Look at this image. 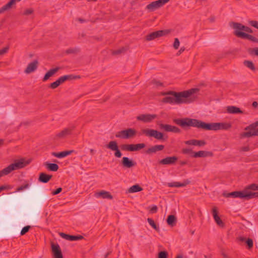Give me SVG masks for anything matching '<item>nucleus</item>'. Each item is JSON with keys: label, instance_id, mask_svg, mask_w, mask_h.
<instances>
[{"label": "nucleus", "instance_id": "1", "mask_svg": "<svg viewBox=\"0 0 258 258\" xmlns=\"http://www.w3.org/2000/svg\"><path fill=\"white\" fill-rule=\"evenodd\" d=\"M173 122L184 130L194 127L206 131H217V122L206 123L200 120L188 117L174 119Z\"/></svg>", "mask_w": 258, "mask_h": 258}, {"label": "nucleus", "instance_id": "2", "mask_svg": "<svg viewBox=\"0 0 258 258\" xmlns=\"http://www.w3.org/2000/svg\"><path fill=\"white\" fill-rule=\"evenodd\" d=\"M199 91L198 88H192L188 90L176 92L175 91H169L164 94V95H171V96H167L163 98L162 102L170 104H180L182 103H189L192 101L189 98L193 94L197 93Z\"/></svg>", "mask_w": 258, "mask_h": 258}, {"label": "nucleus", "instance_id": "3", "mask_svg": "<svg viewBox=\"0 0 258 258\" xmlns=\"http://www.w3.org/2000/svg\"><path fill=\"white\" fill-rule=\"evenodd\" d=\"M29 163V162L25 161L24 159H21L20 160L16 161L14 163L11 164L8 167L0 171V177L9 174L13 170L24 168Z\"/></svg>", "mask_w": 258, "mask_h": 258}, {"label": "nucleus", "instance_id": "4", "mask_svg": "<svg viewBox=\"0 0 258 258\" xmlns=\"http://www.w3.org/2000/svg\"><path fill=\"white\" fill-rule=\"evenodd\" d=\"M144 135L149 138H154L157 140H164V135L161 132H158L157 130L150 128H144L141 131L140 135Z\"/></svg>", "mask_w": 258, "mask_h": 258}, {"label": "nucleus", "instance_id": "5", "mask_svg": "<svg viewBox=\"0 0 258 258\" xmlns=\"http://www.w3.org/2000/svg\"><path fill=\"white\" fill-rule=\"evenodd\" d=\"M137 133V131L133 128H128L126 130L118 132L115 137L122 139H132L135 137Z\"/></svg>", "mask_w": 258, "mask_h": 258}, {"label": "nucleus", "instance_id": "6", "mask_svg": "<svg viewBox=\"0 0 258 258\" xmlns=\"http://www.w3.org/2000/svg\"><path fill=\"white\" fill-rule=\"evenodd\" d=\"M76 127V126L74 124H70L68 127L63 128L62 131L56 134L54 139L58 140L64 139L68 136L72 135Z\"/></svg>", "mask_w": 258, "mask_h": 258}, {"label": "nucleus", "instance_id": "7", "mask_svg": "<svg viewBox=\"0 0 258 258\" xmlns=\"http://www.w3.org/2000/svg\"><path fill=\"white\" fill-rule=\"evenodd\" d=\"M106 147L112 151H114V156L115 157L120 158L121 157L122 153L119 149L118 144L116 141H110L109 143L106 145Z\"/></svg>", "mask_w": 258, "mask_h": 258}, {"label": "nucleus", "instance_id": "8", "mask_svg": "<svg viewBox=\"0 0 258 258\" xmlns=\"http://www.w3.org/2000/svg\"><path fill=\"white\" fill-rule=\"evenodd\" d=\"M169 1L170 0H158L153 2L146 6V9L150 11H154L162 7Z\"/></svg>", "mask_w": 258, "mask_h": 258}, {"label": "nucleus", "instance_id": "9", "mask_svg": "<svg viewBox=\"0 0 258 258\" xmlns=\"http://www.w3.org/2000/svg\"><path fill=\"white\" fill-rule=\"evenodd\" d=\"M168 30H159L153 32L146 36V40L148 41L154 40L155 38L164 36L168 33Z\"/></svg>", "mask_w": 258, "mask_h": 258}, {"label": "nucleus", "instance_id": "10", "mask_svg": "<svg viewBox=\"0 0 258 258\" xmlns=\"http://www.w3.org/2000/svg\"><path fill=\"white\" fill-rule=\"evenodd\" d=\"M223 196L226 198H239L246 200V190L242 191H235L229 193H224Z\"/></svg>", "mask_w": 258, "mask_h": 258}, {"label": "nucleus", "instance_id": "11", "mask_svg": "<svg viewBox=\"0 0 258 258\" xmlns=\"http://www.w3.org/2000/svg\"><path fill=\"white\" fill-rule=\"evenodd\" d=\"M156 117L157 115L156 114H142L137 116V119L145 123H148L151 122Z\"/></svg>", "mask_w": 258, "mask_h": 258}, {"label": "nucleus", "instance_id": "12", "mask_svg": "<svg viewBox=\"0 0 258 258\" xmlns=\"http://www.w3.org/2000/svg\"><path fill=\"white\" fill-rule=\"evenodd\" d=\"M51 246L54 258H63L59 245L58 244L51 243Z\"/></svg>", "mask_w": 258, "mask_h": 258}, {"label": "nucleus", "instance_id": "13", "mask_svg": "<svg viewBox=\"0 0 258 258\" xmlns=\"http://www.w3.org/2000/svg\"><path fill=\"white\" fill-rule=\"evenodd\" d=\"M121 165L126 168H131L136 165V163L127 157H123L121 161Z\"/></svg>", "mask_w": 258, "mask_h": 258}, {"label": "nucleus", "instance_id": "14", "mask_svg": "<svg viewBox=\"0 0 258 258\" xmlns=\"http://www.w3.org/2000/svg\"><path fill=\"white\" fill-rule=\"evenodd\" d=\"M212 212L213 218L217 224L220 227H223L224 226V223L218 216V208L216 207H214L212 209Z\"/></svg>", "mask_w": 258, "mask_h": 258}, {"label": "nucleus", "instance_id": "15", "mask_svg": "<svg viewBox=\"0 0 258 258\" xmlns=\"http://www.w3.org/2000/svg\"><path fill=\"white\" fill-rule=\"evenodd\" d=\"M38 66V61L37 60H35L28 64L24 72L27 74H30L34 72L37 69Z\"/></svg>", "mask_w": 258, "mask_h": 258}, {"label": "nucleus", "instance_id": "16", "mask_svg": "<svg viewBox=\"0 0 258 258\" xmlns=\"http://www.w3.org/2000/svg\"><path fill=\"white\" fill-rule=\"evenodd\" d=\"M177 160V157L176 156L167 157L159 161V164L162 165H172L174 164Z\"/></svg>", "mask_w": 258, "mask_h": 258}, {"label": "nucleus", "instance_id": "17", "mask_svg": "<svg viewBox=\"0 0 258 258\" xmlns=\"http://www.w3.org/2000/svg\"><path fill=\"white\" fill-rule=\"evenodd\" d=\"M236 33V36L238 37L247 39L254 42H258V39L251 35L245 32H237Z\"/></svg>", "mask_w": 258, "mask_h": 258}, {"label": "nucleus", "instance_id": "18", "mask_svg": "<svg viewBox=\"0 0 258 258\" xmlns=\"http://www.w3.org/2000/svg\"><path fill=\"white\" fill-rule=\"evenodd\" d=\"M184 144L187 145H192L202 147L205 146L206 144V143L204 140H198L192 139L185 141Z\"/></svg>", "mask_w": 258, "mask_h": 258}, {"label": "nucleus", "instance_id": "19", "mask_svg": "<svg viewBox=\"0 0 258 258\" xmlns=\"http://www.w3.org/2000/svg\"><path fill=\"white\" fill-rule=\"evenodd\" d=\"M164 148V146L162 145H156L151 147L148 148L146 153L147 154H151L155 153L158 151H162Z\"/></svg>", "mask_w": 258, "mask_h": 258}, {"label": "nucleus", "instance_id": "20", "mask_svg": "<svg viewBox=\"0 0 258 258\" xmlns=\"http://www.w3.org/2000/svg\"><path fill=\"white\" fill-rule=\"evenodd\" d=\"M59 235L64 239L70 241L78 240L83 238V237L81 235H71L64 233H60Z\"/></svg>", "mask_w": 258, "mask_h": 258}, {"label": "nucleus", "instance_id": "21", "mask_svg": "<svg viewBox=\"0 0 258 258\" xmlns=\"http://www.w3.org/2000/svg\"><path fill=\"white\" fill-rule=\"evenodd\" d=\"M213 156V154L211 152L206 151H200L194 153L193 158L212 157Z\"/></svg>", "mask_w": 258, "mask_h": 258}, {"label": "nucleus", "instance_id": "22", "mask_svg": "<svg viewBox=\"0 0 258 258\" xmlns=\"http://www.w3.org/2000/svg\"><path fill=\"white\" fill-rule=\"evenodd\" d=\"M229 25L230 27L235 29L234 34L235 36H236V33L242 32L241 31H243V25L240 23L232 22L230 23Z\"/></svg>", "mask_w": 258, "mask_h": 258}, {"label": "nucleus", "instance_id": "23", "mask_svg": "<svg viewBox=\"0 0 258 258\" xmlns=\"http://www.w3.org/2000/svg\"><path fill=\"white\" fill-rule=\"evenodd\" d=\"M97 198L101 197L103 199H112L113 197L109 192L105 190H101L95 194Z\"/></svg>", "mask_w": 258, "mask_h": 258}, {"label": "nucleus", "instance_id": "24", "mask_svg": "<svg viewBox=\"0 0 258 258\" xmlns=\"http://www.w3.org/2000/svg\"><path fill=\"white\" fill-rule=\"evenodd\" d=\"M227 112L230 114H241L243 111L238 107L235 106H229L227 107Z\"/></svg>", "mask_w": 258, "mask_h": 258}, {"label": "nucleus", "instance_id": "25", "mask_svg": "<svg viewBox=\"0 0 258 258\" xmlns=\"http://www.w3.org/2000/svg\"><path fill=\"white\" fill-rule=\"evenodd\" d=\"M74 152V150L64 151L59 153L53 152L52 155L57 158H61L65 157Z\"/></svg>", "mask_w": 258, "mask_h": 258}, {"label": "nucleus", "instance_id": "26", "mask_svg": "<svg viewBox=\"0 0 258 258\" xmlns=\"http://www.w3.org/2000/svg\"><path fill=\"white\" fill-rule=\"evenodd\" d=\"M52 177V176L51 175L41 172L39 174L38 180L42 183H47L50 180Z\"/></svg>", "mask_w": 258, "mask_h": 258}, {"label": "nucleus", "instance_id": "27", "mask_svg": "<svg viewBox=\"0 0 258 258\" xmlns=\"http://www.w3.org/2000/svg\"><path fill=\"white\" fill-rule=\"evenodd\" d=\"M217 131L218 130H228L232 125L228 122H217Z\"/></svg>", "mask_w": 258, "mask_h": 258}, {"label": "nucleus", "instance_id": "28", "mask_svg": "<svg viewBox=\"0 0 258 258\" xmlns=\"http://www.w3.org/2000/svg\"><path fill=\"white\" fill-rule=\"evenodd\" d=\"M190 183V181L188 180L184 181L183 182L180 183L179 182H173L168 183V185L169 187H184L186 185L189 184Z\"/></svg>", "mask_w": 258, "mask_h": 258}, {"label": "nucleus", "instance_id": "29", "mask_svg": "<svg viewBox=\"0 0 258 258\" xmlns=\"http://www.w3.org/2000/svg\"><path fill=\"white\" fill-rule=\"evenodd\" d=\"M59 68L57 67L49 70L45 74L44 78H43V81L45 82L47 81L50 77H52L55 73H56L59 70Z\"/></svg>", "mask_w": 258, "mask_h": 258}, {"label": "nucleus", "instance_id": "30", "mask_svg": "<svg viewBox=\"0 0 258 258\" xmlns=\"http://www.w3.org/2000/svg\"><path fill=\"white\" fill-rule=\"evenodd\" d=\"M16 0H11L8 4L4 5L0 9V14L4 13L12 8L13 5L15 4Z\"/></svg>", "mask_w": 258, "mask_h": 258}, {"label": "nucleus", "instance_id": "31", "mask_svg": "<svg viewBox=\"0 0 258 258\" xmlns=\"http://www.w3.org/2000/svg\"><path fill=\"white\" fill-rule=\"evenodd\" d=\"M242 137L249 138L252 136H258V128L254 131L244 132L241 135Z\"/></svg>", "mask_w": 258, "mask_h": 258}, {"label": "nucleus", "instance_id": "32", "mask_svg": "<svg viewBox=\"0 0 258 258\" xmlns=\"http://www.w3.org/2000/svg\"><path fill=\"white\" fill-rule=\"evenodd\" d=\"M44 165L48 170L52 171H56L59 168L58 165L55 163L45 162Z\"/></svg>", "mask_w": 258, "mask_h": 258}, {"label": "nucleus", "instance_id": "33", "mask_svg": "<svg viewBox=\"0 0 258 258\" xmlns=\"http://www.w3.org/2000/svg\"><path fill=\"white\" fill-rule=\"evenodd\" d=\"M243 64L253 72H255L256 70V69L252 61L245 60L243 61Z\"/></svg>", "mask_w": 258, "mask_h": 258}, {"label": "nucleus", "instance_id": "34", "mask_svg": "<svg viewBox=\"0 0 258 258\" xmlns=\"http://www.w3.org/2000/svg\"><path fill=\"white\" fill-rule=\"evenodd\" d=\"M143 190V188L138 184L134 185L128 189V191L130 193H133L141 191Z\"/></svg>", "mask_w": 258, "mask_h": 258}, {"label": "nucleus", "instance_id": "35", "mask_svg": "<svg viewBox=\"0 0 258 258\" xmlns=\"http://www.w3.org/2000/svg\"><path fill=\"white\" fill-rule=\"evenodd\" d=\"M176 222V217L175 216L173 215H170L168 216L167 219V224L171 226H173L175 224Z\"/></svg>", "mask_w": 258, "mask_h": 258}, {"label": "nucleus", "instance_id": "36", "mask_svg": "<svg viewBox=\"0 0 258 258\" xmlns=\"http://www.w3.org/2000/svg\"><path fill=\"white\" fill-rule=\"evenodd\" d=\"M239 240H240V241H241L242 242L245 241V243L247 244L248 248L249 249H250L253 247V241L251 239L248 238V239H246L244 237H241L239 238Z\"/></svg>", "mask_w": 258, "mask_h": 258}, {"label": "nucleus", "instance_id": "37", "mask_svg": "<svg viewBox=\"0 0 258 258\" xmlns=\"http://www.w3.org/2000/svg\"><path fill=\"white\" fill-rule=\"evenodd\" d=\"M256 197H258V191L251 192L246 190V200H248Z\"/></svg>", "mask_w": 258, "mask_h": 258}, {"label": "nucleus", "instance_id": "38", "mask_svg": "<svg viewBox=\"0 0 258 258\" xmlns=\"http://www.w3.org/2000/svg\"><path fill=\"white\" fill-rule=\"evenodd\" d=\"M159 127L161 129L163 130L166 132H171L172 131V128L173 125L170 124H165L163 123H161L159 124Z\"/></svg>", "mask_w": 258, "mask_h": 258}, {"label": "nucleus", "instance_id": "39", "mask_svg": "<svg viewBox=\"0 0 258 258\" xmlns=\"http://www.w3.org/2000/svg\"><path fill=\"white\" fill-rule=\"evenodd\" d=\"M78 78H79V77L75 76L72 75H65L60 77L62 83L67 80L75 79Z\"/></svg>", "mask_w": 258, "mask_h": 258}, {"label": "nucleus", "instance_id": "40", "mask_svg": "<svg viewBox=\"0 0 258 258\" xmlns=\"http://www.w3.org/2000/svg\"><path fill=\"white\" fill-rule=\"evenodd\" d=\"M62 83L60 78H58L56 81L50 84L49 87L52 89H54L58 87Z\"/></svg>", "mask_w": 258, "mask_h": 258}, {"label": "nucleus", "instance_id": "41", "mask_svg": "<svg viewBox=\"0 0 258 258\" xmlns=\"http://www.w3.org/2000/svg\"><path fill=\"white\" fill-rule=\"evenodd\" d=\"M147 221L149 223V224L157 232L159 231V226H157L156 224H155L154 220L151 218H148Z\"/></svg>", "mask_w": 258, "mask_h": 258}, {"label": "nucleus", "instance_id": "42", "mask_svg": "<svg viewBox=\"0 0 258 258\" xmlns=\"http://www.w3.org/2000/svg\"><path fill=\"white\" fill-rule=\"evenodd\" d=\"M258 126V121L254 122V123L250 124L249 126L245 127V130H249L250 131H254L256 129V127Z\"/></svg>", "mask_w": 258, "mask_h": 258}, {"label": "nucleus", "instance_id": "43", "mask_svg": "<svg viewBox=\"0 0 258 258\" xmlns=\"http://www.w3.org/2000/svg\"><path fill=\"white\" fill-rule=\"evenodd\" d=\"M182 153L183 154H189L191 157H193L194 153H195V152L189 148H183L182 149Z\"/></svg>", "mask_w": 258, "mask_h": 258}, {"label": "nucleus", "instance_id": "44", "mask_svg": "<svg viewBox=\"0 0 258 258\" xmlns=\"http://www.w3.org/2000/svg\"><path fill=\"white\" fill-rule=\"evenodd\" d=\"M80 51L79 49L77 48H71L68 49L66 51V53L67 54H73V53H77Z\"/></svg>", "mask_w": 258, "mask_h": 258}, {"label": "nucleus", "instance_id": "45", "mask_svg": "<svg viewBox=\"0 0 258 258\" xmlns=\"http://www.w3.org/2000/svg\"><path fill=\"white\" fill-rule=\"evenodd\" d=\"M126 50H127L126 48L122 47L117 50L113 51L112 52V54L114 55H116V54H119L121 53H123L126 51Z\"/></svg>", "mask_w": 258, "mask_h": 258}, {"label": "nucleus", "instance_id": "46", "mask_svg": "<svg viewBox=\"0 0 258 258\" xmlns=\"http://www.w3.org/2000/svg\"><path fill=\"white\" fill-rule=\"evenodd\" d=\"M145 147L146 145L144 143L134 144L135 151H139L142 149L144 148Z\"/></svg>", "mask_w": 258, "mask_h": 258}, {"label": "nucleus", "instance_id": "47", "mask_svg": "<svg viewBox=\"0 0 258 258\" xmlns=\"http://www.w3.org/2000/svg\"><path fill=\"white\" fill-rule=\"evenodd\" d=\"M249 189H251L253 190H258V184L253 183L250 185L247 186L244 190H247V191H249Z\"/></svg>", "mask_w": 258, "mask_h": 258}, {"label": "nucleus", "instance_id": "48", "mask_svg": "<svg viewBox=\"0 0 258 258\" xmlns=\"http://www.w3.org/2000/svg\"><path fill=\"white\" fill-rule=\"evenodd\" d=\"M31 227L29 225L26 226L24 227L21 231V232H20L21 235H25L27 232H28L29 231V230L30 229Z\"/></svg>", "mask_w": 258, "mask_h": 258}, {"label": "nucleus", "instance_id": "49", "mask_svg": "<svg viewBox=\"0 0 258 258\" xmlns=\"http://www.w3.org/2000/svg\"><path fill=\"white\" fill-rule=\"evenodd\" d=\"M168 256V253L166 251H162L158 253V258H167Z\"/></svg>", "mask_w": 258, "mask_h": 258}, {"label": "nucleus", "instance_id": "50", "mask_svg": "<svg viewBox=\"0 0 258 258\" xmlns=\"http://www.w3.org/2000/svg\"><path fill=\"white\" fill-rule=\"evenodd\" d=\"M249 24L258 29V21L254 20L250 21Z\"/></svg>", "mask_w": 258, "mask_h": 258}, {"label": "nucleus", "instance_id": "51", "mask_svg": "<svg viewBox=\"0 0 258 258\" xmlns=\"http://www.w3.org/2000/svg\"><path fill=\"white\" fill-rule=\"evenodd\" d=\"M179 44H180V42H179L178 39L177 38H175L174 44H173V47L175 49H177L178 48V47L179 46Z\"/></svg>", "mask_w": 258, "mask_h": 258}, {"label": "nucleus", "instance_id": "52", "mask_svg": "<svg viewBox=\"0 0 258 258\" xmlns=\"http://www.w3.org/2000/svg\"><path fill=\"white\" fill-rule=\"evenodd\" d=\"M29 186V184L28 183H26L25 184H24V185H22L20 186H19L18 188H17V191H21V190H23L25 189H26L27 188H28Z\"/></svg>", "mask_w": 258, "mask_h": 258}, {"label": "nucleus", "instance_id": "53", "mask_svg": "<svg viewBox=\"0 0 258 258\" xmlns=\"http://www.w3.org/2000/svg\"><path fill=\"white\" fill-rule=\"evenodd\" d=\"M33 12H34V11L32 9H31V8L28 9L26 10L24 12L23 15H29L32 14L33 13Z\"/></svg>", "mask_w": 258, "mask_h": 258}, {"label": "nucleus", "instance_id": "54", "mask_svg": "<svg viewBox=\"0 0 258 258\" xmlns=\"http://www.w3.org/2000/svg\"><path fill=\"white\" fill-rule=\"evenodd\" d=\"M171 132H172L174 133H180L181 130L178 127L173 125V127L172 128V131Z\"/></svg>", "mask_w": 258, "mask_h": 258}, {"label": "nucleus", "instance_id": "55", "mask_svg": "<svg viewBox=\"0 0 258 258\" xmlns=\"http://www.w3.org/2000/svg\"><path fill=\"white\" fill-rule=\"evenodd\" d=\"M158 211V207L156 205L153 206L150 209V212L152 213H156Z\"/></svg>", "mask_w": 258, "mask_h": 258}, {"label": "nucleus", "instance_id": "56", "mask_svg": "<svg viewBox=\"0 0 258 258\" xmlns=\"http://www.w3.org/2000/svg\"><path fill=\"white\" fill-rule=\"evenodd\" d=\"M120 147L122 150L129 151V144H123Z\"/></svg>", "mask_w": 258, "mask_h": 258}, {"label": "nucleus", "instance_id": "57", "mask_svg": "<svg viewBox=\"0 0 258 258\" xmlns=\"http://www.w3.org/2000/svg\"><path fill=\"white\" fill-rule=\"evenodd\" d=\"M9 50V47H6L0 50V55L6 53Z\"/></svg>", "mask_w": 258, "mask_h": 258}, {"label": "nucleus", "instance_id": "58", "mask_svg": "<svg viewBox=\"0 0 258 258\" xmlns=\"http://www.w3.org/2000/svg\"><path fill=\"white\" fill-rule=\"evenodd\" d=\"M61 191H62V188L59 187V188H57L56 190L53 191L51 194L52 195H56L59 194Z\"/></svg>", "mask_w": 258, "mask_h": 258}, {"label": "nucleus", "instance_id": "59", "mask_svg": "<svg viewBox=\"0 0 258 258\" xmlns=\"http://www.w3.org/2000/svg\"><path fill=\"white\" fill-rule=\"evenodd\" d=\"M243 31L248 33H252V30L249 27L243 25Z\"/></svg>", "mask_w": 258, "mask_h": 258}, {"label": "nucleus", "instance_id": "60", "mask_svg": "<svg viewBox=\"0 0 258 258\" xmlns=\"http://www.w3.org/2000/svg\"><path fill=\"white\" fill-rule=\"evenodd\" d=\"M153 84L156 85V86H162V83L160 81H158L156 80H154L152 82Z\"/></svg>", "mask_w": 258, "mask_h": 258}, {"label": "nucleus", "instance_id": "61", "mask_svg": "<svg viewBox=\"0 0 258 258\" xmlns=\"http://www.w3.org/2000/svg\"><path fill=\"white\" fill-rule=\"evenodd\" d=\"M251 53L254 54L255 55L258 56V47L253 48L251 51Z\"/></svg>", "mask_w": 258, "mask_h": 258}, {"label": "nucleus", "instance_id": "62", "mask_svg": "<svg viewBox=\"0 0 258 258\" xmlns=\"http://www.w3.org/2000/svg\"><path fill=\"white\" fill-rule=\"evenodd\" d=\"M129 151H135L134 144H129Z\"/></svg>", "mask_w": 258, "mask_h": 258}, {"label": "nucleus", "instance_id": "63", "mask_svg": "<svg viewBox=\"0 0 258 258\" xmlns=\"http://www.w3.org/2000/svg\"><path fill=\"white\" fill-rule=\"evenodd\" d=\"M241 150L244 152H247L249 150V148L248 146L243 147L241 148Z\"/></svg>", "mask_w": 258, "mask_h": 258}, {"label": "nucleus", "instance_id": "64", "mask_svg": "<svg viewBox=\"0 0 258 258\" xmlns=\"http://www.w3.org/2000/svg\"><path fill=\"white\" fill-rule=\"evenodd\" d=\"M184 50V48L181 47L180 48V50L178 51L177 54L180 55L182 52H183Z\"/></svg>", "mask_w": 258, "mask_h": 258}]
</instances>
